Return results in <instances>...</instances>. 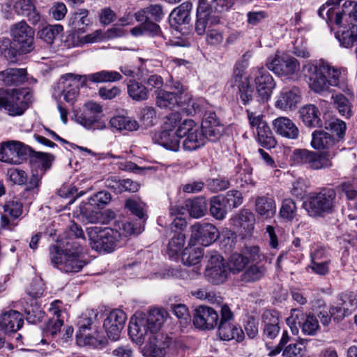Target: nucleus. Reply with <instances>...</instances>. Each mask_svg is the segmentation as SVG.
Instances as JSON below:
<instances>
[{
    "mask_svg": "<svg viewBox=\"0 0 357 357\" xmlns=\"http://www.w3.org/2000/svg\"><path fill=\"white\" fill-rule=\"evenodd\" d=\"M167 315L164 309L153 308L147 314H135L130 319L128 333L133 341L142 344L148 337L146 351L150 357H165L169 347V338L158 331L162 326Z\"/></svg>",
    "mask_w": 357,
    "mask_h": 357,
    "instance_id": "nucleus-1",
    "label": "nucleus"
},
{
    "mask_svg": "<svg viewBox=\"0 0 357 357\" xmlns=\"http://www.w3.org/2000/svg\"><path fill=\"white\" fill-rule=\"evenodd\" d=\"M318 14L328 22L343 29L336 33V38L342 46L351 47L357 40V33H354L355 26H357V9L352 6L351 1L328 0L326 6L319 9Z\"/></svg>",
    "mask_w": 357,
    "mask_h": 357,
    "instance_id": "nucleus-2",
    "label": "nucleus"
},
{
    "mask_svg": "<svg viewBox=\"0 0 357 357\" xmlns=\"http://www.w3.org/2000/svg\"><path fill=\"white\" fill-rule=\"evenodd\" d=\"M79 241H68L66 245L70 248L61 250L56 245L50 247L51 261L57 268L65 273H77L86 265V261L80 256L82 248Z\"/></svg>",
    "mask_w": 357,
    "mask_h": 357,
    "instance_id": "nucleus-3",
    "label": "nucleus"
},
{
    "mask_svg": "<svg viewBox=\"0 0 357 357\" xmlns=\"http://www.w3.org/2000/svg\"><path fill=\"white\" fill-rule=\"evenodd\" d=\"M337 202L336 192L332 188H324L312 195L304 203V207L310 216H324L335 212Z\"/></svg>",
    "mask_w": 357,
    "mask_h": 357,
    "instance_id": "nucleus-4",
    "label": "nucleus"
},
{
    "mask_svg": "<svg viewBox=\"0 0 357 357\" xmlns=\"http://www.w3.org/2000/svg\"><path fill=\"white\" fill-rule=\"evenodd\" d=\"M92 249L111 252L120 244L119 234L112 228L91 226L86 229Z\"/></svg>",
    "mask_w": 357,
    "mask_h": 357,
    "instance_id": "nucleus-5",
    "label": "nucleus"
},
{
    "mask_svg": "<svg viewBox=\"0 0 357 357\" xmlns=\"http://www.w3.org/2000/svg\"><path fill=\"white\" fill-rule=\"evenodd\" d=\"M335 155L333 151L317 153L307 149H295L291 156V161L298 165H307L310 169L319 170L332 166L331 158Z\"/></svg>",
    "mask_w": 357,
    "mask_h": 357,
    "instance_id": "nucleus-6",
    "label": "nucleus"
},
{
    "mask_svg": "<svg viewBox=\"0 0 357 357\" xmlns=\"http://www.w3.org/2000/svg\"><path fill=\"white\" fill-rule=\"evenodd\" d=\"M178 135L184 138L183 148L185 151L196 150L206 143L203 129L192 119H185L178 125Z\"/></svg>",
    "mask_w": 357,
    "mask_h": 357,
    "instance_id": "nucleus-7",
    "label": "nucleus"
},
{
    "mask_svg": "<svg viewBox=\"0 0 357 357\" xmlns=\"http://www.w3.org/2000/svg\"><path fill=\"white\" fill-rule=\"evenodd\" d=\"M267 68L275 75L287 79L297 78L300 71V63L294 57L287 54H275L266 63Z\"/></svg>",
    "mask_w": 357,
    "mask_h": 357,
    "instance_id": "nucleus-8",
    "label": "nucleus"
},
{
    "mask_svg": "<svg viewBox=\"0 0 357 357\" xmlns=\"http://www.w3.org/2000/svg\"><path fill=\"white\" fill-rule=\"evenodd\" d=\"M28 107L22 89H0V108L6 110L10 116H20Z\"/></svg>",
    "mask_w": 357,
    "mask_h": 357,
    "instance_id": "nucleus-9",
    "label": "nucleus"
},
{
    "mask_svg": "<svg viewBox=\"0 0 357 357\" xmlns=\"http://www.w3.org/2000/svg\"><path fill=\"white\" fill-rule=\"evenodd\" d=\"M86 82V75L66 74L59 79L54 86V91L58 95L62 94L64 100L72 105L79 95V87Z\"/></svg>",
    "mask_w": 357,
    "mask_h": 357,
    "instance_id": "nucleus-10",
    "label": "nucleus"
},
{
    "mask_svg": "<svg viewBox=\"0 0 357 357\" xmlns=\"http://www.w3.org/2000/svg\"><path fill=\"white\" fill-rule=\"evenodd\" d=\"M286 322L294 334L298 332L297 324L306 335H314L319 328V322L314 315L306 314L298 308L291 310V314Z\"/></svg>",
    "mask_w": 357,
    "mask_h": 357,
    "instance_id": "nucleus-11",
    "label": "nucleus"
},
{
    "mask_svg": "<svg viewBox=\"0 0 357 357\" xmlns=\"http://www.w3.org/2000/svg\"><path fill=\"white\" fill-rule=\"evenodd\" d=\"M12 40L20 46L22 53L26 54L33 50L34 31L24 20L14 23L10 26Z\"/></svg>",
    "mask_w": 357,
    "mask_h": 357,
    "instance_id": "nucleus-12",
    "label": "nucleus"
},
{
    "mask_svg": "<svg viewBox=\"0 0 357 357\" xmlns=\"http://www.w3.org/2000/svg\"><path fill=\"white\" fill-rule=\"evenodd\" d=\"M29 153L30 148L22 142H3L0 147V161L10 164H20Z\"/></svg>",
    "mask_w": 357,
    "mask_h": 357,
    "instance_id": "nucleus-13",
    "label": "nucleus"
},
{
    "mask_svg": "<svg viewBox=\"0 0 357 357\" xmlns=\"http://www.w3.org/2000/svg\"><path fill=\"white\" fill-rule=\"evenodd\" d=\"M228 84L232 88H236L237 94L241 102L244 105L250 104L255 96L249 77L245 75L242 70L236 68L234 74Z\"/></svg>",
    "mask_w": 357,
    "mask_h": 357,
    "instance_id": "nucleus-14",
    "label": "nucleus"
},
{
    "mask_svg": "<svg viewBox=\"0 0 357 357\" xmlns=\"http://www.w3.org/2000/svg\"><path fill=\"white\" fill-rule=\"evenodd\" d=\"M254 75L256 90L258 94L257 101L266 102L272 94L276 84L271 75L264 68H255L252 70Z\"/></svg>",
    "mask_w": 357,
    "mask_h": 357,
    "instance_id": "nucleus-15",
    "label": "nucleus"
},
{
    "mask_svg": "<svg viewBox=\"0 0 357 357\" xmlns=\"http://www.w3.org/2000/svg\"><path fill=\"white\" fill-rule=\"evenodd\" d=\"M190 244L199 243L203 246H208L219 237L218 229L211 223L196 222L190 227Z\"/></svg>",
    "mask_w": 357,
    "mask_h": 357,
    "instance_id": "nucleus-16",
    "label": "nucleus"
},
{
    "mask_svg": "<svg viewBox=\"0 0 357 357\" xmlns=\"http://www.w3.org/2000/svg\"><path fill=\"white\" fill-rule=\"evenodd\" d=\"M98 314L99 312L97 310L88 309L78 317L77 324L79 329L77 333V337L78 338H83L86 344L97 345L98 344L104 343L103 340H98L86 333V331L91 330L92 325L98 321Z\"/></svg>",
    "mask_w": 357,
    "mask_h": 357,
    "instance_id": "nucleus-17",
    "label": "nucleus"
},
{
    "mask_svg": "<svg viewBox=\"0 0 357 357\" xmlns=\"http://www.w3.org/2000/svg\"><path fill=\"white\" fill-rule=\"evenodd\" d=\"M228 264L217 252L212 254L206 268V275L211 282L220 284L225 282L229 273Z\"/></svg>",
    "mask_w": 357,
    "mask_h": 357,
    "instance_id": "nucleus-18",
    "label": "nucleus"
},
{
    "mask_svg": "<svg viewBox=\"0 0 357 357\" xmlns=\"http://www.w3.org/2000/svg\"><path fill=\"white\" fill-rule=\"evenodd\" d=\"M126 319V314L121 310H114L108 314L104 320L103 327L110 340L116 341L119 339Z\"/></svg>",
    "mask_w": 357,
    "mask_h": 357,
    "instance_id": "nucleus-19",
    "label": "nucleus"
},
{
    "mask_svg": "<svg viewBox=\"0 0 357 357\" xmlns=\"http://www.w3.org/2000/svg\"><path fill=\"white\" fill-rule=\"evenodd\" d=\"M306 70V76L309 78V87L314 92L320 93L327 91L329 89L328 82L325 72L321 70V64L317 66L311 63H307L303 66Z\"/></svg>",
    "mask_w": 357,
    "mask_h": 357,
    "instance_id": "nucleus-20",
    "label": "nucleus"
},
{
    "mask_svg": "<svg viewBox=\"0 0 357 357\" xmlns=\"http://www.w3.org/2000/svg\"><path fill=\"white\" fill-rule=\"evenodd\" d=\"M218 314L213 308L207 306H199L195 310L193 324L200 329H212L218 325Z\"/></svg>",
    "mask_w": 357,
    "mask_h": 357,
    "instance_id": "nucleus-21",
    "label": "nucleus"
},
{
    "mask_svg": "<svg viewBox=\"0 0 357 357\" xmlns=\"http://www.w3.org/2000/svg\"><path fill=\"white\" fill-rule=\"evenodd\" d=\"M255 211L262 219L272 218L276 213L275 199L269 195L256 197L255 199Z\"/></svg>",
    "mask_w": 357,
    "mask_h": 357,
    "instance_id": "nucleus-22",
    "label": "nucleus"
},
{
    "mask_svg": "<svg viewBox=\"0 0 357 357\" xmlns=\"http://www.w3.org/2000/svg\"><path fill=\"white\" fill-rule=\"evenodd\" d=\"M14 10L17 14L27 17L33 25L42 20V16L36 8L35 0H18L14 5Z\"/></svg>",
    "mask_w": 357,
    "mask_h": 357,
    "instance_id": "nucleus-23",
    "label": "nucleus"
},
{
    "mask_svg": "<svg viewBox=\"0 0 357 357\" xmlns=\"http://www.w3.org/2000/svg\"><path fill=\"white\" fill-rule=\"evenodd\" d=\"M301 91L298 88L294 86L284 89L280 93L275 107L282 110L292 109L300 102Z\"/></svg>",
    "mask_w": 357,
    "mask_h": 357,
    "instance_id": "nucleus-24",
    "label": "nucleus"
},
{
    "mask_svg": "<svg viewBox=\"0 0 357 357\" xmlns=\"http://www.w3.org/2000/svg\"><path fill=\"white\" fill-rule=\"evenodd\" d=\"M273 126L277 134L291 139H296L299 130L296 124L287 117H278L273 121Z\"/></svg>",
    "mask_w": 357,
    "mask_h": 357,
    "instance_id": "nucleus-25",
    "label": "nucleus"
},
{
    "mask_svg": "<svg viewBox=\"0 0 357 357\" xmlns=\"http://www.w3.org/2000/svg\"><path fill=\"white\" fill-rule=\"evenodd\" d=\"M234 318L232 312L228 305H225L221 307V318L218 326V333L220 338L229 341L233 340L232 335L234 325L231 321Z\"/></svg>",
    "mask_w": 357,
    "mask_h": 357,
    "instance_id": "nucleus-26",
    "label": "nucleus"
},
{
    "mask_svg": "<svg viewBox=\"0 0 357 357\" xmlns=\"http://www.w3.org/2000/svg\"><path fill=\"white\" fill-rule=\"evenodd\" d=\"M27 80L26 68H9L0 72V81L6 86H18Z\"/></svg>",
    "mask_w": 357,
    "mask_h": 357,
    "instance_id": "nucleus-27",
    "label": "nucleus"
},
{
    "mask_svg": "<svg viewBox=\"0 0 357 357\" xmlns=\"http://www.w3.org/2000/svg\"><path fill=\"white\" fill-rule=\"evenodd\" d=\"M181 139V136L178 135V129L176 131L162 130L154 137V139L158 144L172 151L179 150Z\"/></svg>",
    "mask_w": 357,
    "mask_h": 357,
    "instance_id": "nucleus-28",
    "label": "nucleus"
},
{
    "mask_svg": "<svg viewBox=\"0 0 357 357\" xmlns=\"http://www.w3.org/2000/svg\"><path fill=\"white\" fill-rule=\"evenodd\" d=\"M300 118L307 127H321L322 121L320 119V112L317 106L309 104L303 106L299 109Z\"/></svg>",
    "mask_w": 357,
    "mask_h": 357,
    "instance_id": "nucleus-29",
    "label": "nucleus"
},
{
    "mask_svg": "<svg viewBox=\"0 0 357 357\" xmlns=\"http://www.w3.org/2000/svg\"><path fill=\"white\" fill-rule=\"evenodd\" d=\"M23 322L22 316L20 312L10 310L2 314L0 328L6 333L16 332L22 327Z\"/></svg>",
    "mask_w": 357,
    "mask_h": 357,
    "instance_id": "nucleus-30",
    "label": "nucleus"
},
{
    "mask_svg": "<svg viewBox=\"0 0 357 357\" xmlns=\"http://www.w3.org/2000/svg\"><path fill=\"white\" fill-rule=\"evenodd\" d=\"M3 211L4 214L1 218V227L3 229H12L15 225L10 221L8 215L13 219L20 216L22 213V204L17 201H9L3 206Z\"/></svg>",
    "mask_w": 357,
    "mask_h": 357,
    "instance_id": "nucleus-31",
    "label": "nucleus"
},
{
    "mask_svg": "<svg viewBox=\"0 0 357 357\" xmlns=\"http://www.w3.org/2000/svg\"><path fill=\"white\" fill-rule=\"evenodd\" d=\"M192 8L190 1H185L174 8L169 15V22L172 25L188 24L190 21V13Z\"/></svg>",
    "mask_w": 357,
    "mask_h": 357,
    "instance_id": "nucleus-32",
    "label": "nucleus"
},
{
    "mask_svg": "<svg viewBox=\"0 0 357 357\" xmlns=\"http://www.w3.org/2000/svg\"><path fill=\"white\" fill-rule=\"evenodd\" d=\"M155 96L156 105L160 108L172 109L177 105H181L183 103V100L175 93L163 89L157 90Z\"/></svg>",
    "mask_w": 357,
    "mask_h": 357,
    "instance_id": "nucleus-33",
    "label": "nucleus"
},
{
    "mask_svg": "<svg viewBox=\"0 0 357 357\" xmlns=\"http://www.w3.org/2000/svg\"><path fill=\"white\" fill-rule=\"evenodd\" d=\"M333 135L324 130H315L312 133V146L315 149H330L336 141Z\"/></svg>",
    "mask_w": 357,
    "mask_h": 357,
    "instance_id": "nucleus-34",
    "label": "nucleus"
},
{
    "mask_svg": "<svg viewBox=\"0 0 357 357\" xmlns=\"http://www.w3.org/2000/svg\"><path fill=\"white\" fill-rule=\"evenodd\" d=\"M76 121L86 129L102 130L106 127L104 122L101 121L99 116L91 114L86 110L75 115Z\"/></svg>",
    "mask_w": 357,
    "mask_h": 357,
    "instance_id": "nucleus-35",
    "label": "nucleus"
},
{
    "mask_svg": "<svg viewBox=\"0 0 357 357\" xmlns=\"http://www.w3.org/2000/svg\"><path fill=\"white\" fill-rule=\"evenodd\" d=\"M89 10L80 8L72 13L69 19V24L75 30L82 33L85 32V27L90 24L91 20L89 18Z\"/></svg>",
    "mask_w": 357,
    "mask_h": 357,
    "instance_id": "nucleus-36",
    "label": "nucleus"
},
{
    "mask_svg": "<svg viewBox=\"0 0 357 357\" xmlns=\"http://www.w3.org/2000/svg\"><path fill=\"white\" fill-rule=\"evenodd\" d=\"M86 78L93 83L114 82L120 81L122 75L116 71L103 70L86 75Z\"/></svg>",
    "mask_w": 357,
    "mask_h": 357,
    "instance_id": "nucleus-37",
    "label": "nucleus"
},
{
    "mask_svg": "<svg viewBox=\"0 0 357 357\" xmlns=\"http://www.w3.org/2000/svg\"><path fill=\"white\" fill-rule=\"evenodd\" d=\"M195 244H190L182 255V261L186 266H192L199 264L204 256L203 249L200 247H194Z\"/></svg>",
    "mask_w": 357,
    "mask_h": 357,
    "instance_id": "nucleus-38",
    "label": "nucleus"
},
{
    "mask_svg": "<svg viewBox=\"0 0 357 357\" xmlns=\"http://www.w3.org/2000/svg\"><path fill=\"white\" fill-rule=\"evenodd\" d=\"M164 15L162 6L160 4H151L143 10L135 13V18L137 21H144V19L151 18L159 21Z\"/></svg>",
    "mask_w": 357,
    "mask_h": 357,
    "instance_id": "nucleus-39",
    "label": "nucleus"
},
{
    "mask_svg": "<svg viewBox=\"0 0 357 357\" xmlns=\"http://www.w3.org/2000/svg\"><path fill=\"white\" fill-rule=\"evenodd\" d=\"M114 229L119 234V241L123 238L132 234H140L143 228L140 224L133 223L131 222H118L115 225Z\"/></svg>",
    "mask_w": 357,
    "mask_h": 357,
    "instance_id": "nucleus-40",
    "label": "nucleus"
},
{
    "mask_svg": "<svg viewBox=\"0 0 357 357\" xmlns=\"http://www.w3.org/2000/svg\"><path fill=\"white\" fill-rule=\"evenodd\" d=\"M128 93L129 96L136 101H142L148 99L149 90L142 84L130 80L128 84Z\"/></svg>",
    "mask_w": 357,
    "mask_h": 357,
    "instance_id": "nucleus-41",
    "label": "nucleus"
},
{
    "mask_svg": "<svg viewBox=\"0 0 357 357\" xmlns=\"http://www.w3.org/2000/svg\"><path fill=\"white\" fill-rule=\"evenodd\" d=\"M186 207L190 215L195 218L204 216L207 209L206 200L202 197L188 200L186 202Z\"/></svg>",
    "mask_w": 357,
    "mask_h": 357,
    "instance_id": "nucleus-42",
    "label": "nucleus"
},
{
    "mask_svg": "<svg viewBox=\"0 0 357 357\" xmlns=\"http://www.w3.org/2000/svg\"><path fill=\"white\" fill-rule=\"evenodd\" d=\"M63 31L61 24L48 25L38 32V37L49 45L54 43V39Z\"/></svg>",
    "mask_w": 357,
    "mask_h": 357,
    "instance_id": "nucleus-43",
    "label": "nucleus"
},
{
    "mask_svg": "<svg viewBox=\"0 0 357 357\" xmlns=\"http://www.w3.org/2000/svg\"><path fill=\"white\" fill-rule=\"evenodd\" d=\"M227 206L223 197H213L210 200V213L217 220H223L227 214Z\"/></svg>",
    "mask_w": 357,
    "mask_h": 357,
    "instance_id": "nucleus-44",
    "label": "nucleus"
},
{
    "mask_svg": "<svg viewBox=\"0 0 357 357\" xmlns=\"http://www.w3.org/2000/svg\"><path fill=\"white\" fill-rule=\"evenodd\" d=\"M297 215V207L295 202L290 199L282 200L280 208L279 216L284 220L292 221Z\"/></svg>",
    "mask_w": 357,
    "mask_h": 357,
    "instance_id": "nucleus-45",
    "label": "nucleus"
},
{
    "mask_svg": "<svg viewBox=\"0 0 357 357\" xmlns=\"http://www.w3.org/2000/svg\"><path fill=\"white\" fill-rule=\"evenodd\" d=\"M321 70L325 72L329 86H340L341 82L344 80L341 71L328 63L321 64Z\"/></svg>",
    "mask_w": 357,
    "mask_h": 357,
    "instance_id": "nucleus-46",
    "label": "nucleus"
},
{
    "mask_svg": "<svg viewBox=\"0 0 357 357\" xmlns=\"http://www.w3.org/2000/svg\"><path fill=\"white\" fill-rule=\"evenodd\" d=\"M29 155L31 156V162L35 163L36 167L40 169L42 173L50 167L52 161L54 159L51 154L31 151V149Z\"/></svg>",
    "mask_w": 357,
    "mask_h": 357,
    "instance_id": "nucleus-47",
    "label": "nucleus"
},
{
    "mask_svg": "<svg viewBox=\"0 0 357 357\" xmlns=\"http://www.w3.org/2000/svg\"><path fill=\"white\" fill-rule=\"evenodd\" d=\"M262 127L259 128L257 130V135L258 142L261 146L266 148L274 147L276 144V141L273 135L270 128L267 124L262 125Z\"/></svg>",
    "mask_w": 357,
    "mask_h": 357,
    "instance_id": "nucleus-48",
    "label": "nucleus"
},
{
    "mask_svg": "<svg viewBox=\"0 0 357 357\" xmlns=\"http://www.w3.org/2000/svg\"><path fill=\"white\" fill-rule=\"evenodd\" d=\"M307 342V339H299L296 342L289 344L283 351V357H300L305 350Z\"/></svg>",
    "mask_w": 357,
    "mask_h": 357,
    "instance_id": "nucleus-49",
    "label": "nucleus"
},
{
    "mask_svg": "<svg viewBox=\"0 0 357 357\" xmlns=\"http://www.w3.org/2000/svg\"><path fill=\"white\" fill-rule=\"evenodd\" d=\"M332 98L339 113L346 118H349L351 116V105L349 100L341 93L333 95Z\"/></svg>",
    "mask_w": 357,
    "mask_h": 357,
    "instance_id": "nucleus-50",
    "label": "nucleus"
},
{
    "mask_svg": "<svg viewBox=\"0 0 357 357\" xmlns=\"http://www.w3.org/2000/svg\"><path fill=\"white\" fill-rule=\"evenodd\" d=\"M185 243V235L182 232L175 234L171 238L168 247L167 253L170 257H173L181 252Z\"/></svg>",
    "mask_w": 357,
    "mask_h": 357,
    "instance_id": "nucleus-51",
    "label": "nucleus"
},
{
    "mask_svg": "<svg viewBox=\"0 0 357 357\" xmlns=\"http://www.w3.org/2000/svg\"><path fill=\"white\" fill-rule=\"evenodd\" d=\"M225 40L224 29L210 26L206 32V41L211 46H219Z\"/></svg>",
    "mask_w": 357,
    "mask_h": 357,
    "instance_id": "nucleus-52",
    "label": "nucleus"
},
{
    "mask_svg": "<svg viewBox=\"0 0 357 357\" xmlns=\"http://www.w3.org/2000/svg\"><path fill=\"white\" fill-rule=\"evenodd\" d=\"M265 271L263 266H250L243 274L242 280L247 282L259 280L264 276Z\"/></svg>",
    "mask_w": 357,
    "mask_h": 357,
    "instance_id": "nucleus-53",
    "label": "nucleus"
},
{
    "mask_svg": "<svg viewBox=\"0 0 357 357\" xmlns=\"http://www.w3.org/2000/svg\"><path fill=\"white\" fill-rule=\"evenodd\" d=\"M248 263V257L244 255L234 253L230 257L228 268L229 271L238 273L241 271Z\"/></svg>",
    "mask_w": 357,
    "mask_h": 357,
    "instance_id": "nucleus-54",
    "label": "nucleus"
},
{
    "mask_svg": "<svg viewBox=\"0 0 357 357\" xmlns=\"http://www.w3.org/2000/svg\"><path fill=\"white\" fill-rule=\"evenodd\" d=\"M223 199L227 207L229 208L238 207L242 204L243 201L242 193L236 190L228 191Z\"/></svg>",
    "mask_w": 357,
    "mask_h": 357,
    "instance_id": "nucleus-55",
    "label": "nucleus"
},
{
    "mask_svg": "<svg viewBox=\"0 0 357 357\" xmlns=\"http://www.w3.org/2000/svg\"><path fill=\"white\" fill-rule=\"evenodd\" d=\"M26 320L31 324H37L40 322L44 317L45 312L38 305H31L25 308Z\"/></svg>",
    "mask_w": 357,
    "mask_h": 357,
    "instance_id": "nucleus-56",
    "label": "nucleus"
},
{
    "mask_svg": "<svg viewBox=\"0 0 357 357\" xmlns=\"http://www.w3.org/2000/svg\"><path fill=\"white\" fill-rule=\"evenodd\" d=\"M325 128L326 129L331 131L333 133H335L336 136L340 139L342 138L344 135L346 130V123L343 121L334 119L326 122Z\"/></svg>",
    "mask_w": 357,
    "mask_h": 357,
    "instance_id": "nucleus-57",
    "label": "nucleus"
},
{
    "mask_svg": "<svg viewBox=\"0 0 357 357\" xmlns=\"http://www.w3.org/2000/svg\"><path fill=\"white\" fill-rule=\"evenodd\" d=\"M111 198L110 193L105 191H100L92 196L89 199V203L91 206H94L98 208H102L110 202Z\"/></svg>",
    "mask_w": 357,
    "mask_h": 357,
    "instance_id": "nucleus-58",
    "label": "nucleus"
},
{
    "mask_svg": "<svg viewBox=\"0 0 357 357\" xmlns=\"http://www.w3.org/2000/svg\"><path fill=\"white\" fill-rule=\"evenodd\" d=\"M206 185L211 191L218 192L227 189L230 185V183L228 179L219 177L208 179Z\"/></svg>",
    "mask_w": 357,
    "mask_h": 357,
    "instance_id": "nucleus-59",
    "label": "nucleus"
},
{
    "mask_svg": "<svg viewBox=\"0 0 357 357\" xmlns=\"http://www.w3.org/2000/svg\"><path fill=\"white\" fill-rule=\"evenodd\" d=\"M181 120V114L179 112H172L165 117L164 123L162 130L168 131H175L174 129L178 126Z\"/></svg>",
    "mask_w": 357,
    "mask_h": 357,
    "instance_id": "nucleus-60",
    "label": "nucleus"
},
{
    "mask_svg": "<svg viewBox=\"0 0 357 357\" xmlns=\"http://www.w3.org/2000/svg\"><path fill=\"white\" fill-rule=\"evenodd\" d=\"M63 324V321L61 318L55 319L54 317L50 318L45 324L44 328L45 333L47 335L54 336L60 331Z\"/></svg>",
    "mask_w": 357,
    "mask_h": 357,
    "instance_id": "nucleus-61",
    "label": "nucleus"
},
{
    "mask_svg": "<svg viewBox=\"0 0 357 357\" xmlns=\"http://www.w3.org/2000/svg\"><path fill=\"white\" fill-rule=\"evenodd\" d=\"M330 264L331 261L329 259L319 261H310L308 267L314 273L324 276L329 273Z\"/></svg>",
    "mask_w": 357,
    "mask_h": 357,
    "instance_id": "nucleus-62",
    "label": "nucleus"
},
{
    "mask_svg": "<svg viewBox=\"0 0 357 357\" xmlns=\"http://www.w3.org/2000/svg\"><path fill=\"white\" fill-rule=\"evenodd\" d=\"M200 128L203 129L204 135H206V141L207 139L211 141L217 140L221 136L223 131V127L220 123L209 125L208 128H204L202 126Z\"/></svg>",
    "mask_w": 357,
    "mask_h": 357,
    "instance_id": "nucleus-63",
    "label": "nucleus"
},
{
    "mask_svg": "<svg viewBox=\"0 0 357 357\" xmlns=\"http://www.w3.org/2000/svg\"><path fill=\"white\" fill-rule=\"evenodd\" d=\"M44 283L40 278H36L27 289V294L33 298H39L44 292Z\"/></svg>",
    "mask_w": 357,
    "mask_h": 357,
    "instance_id": "nucleus-64",
    "label": "nucleus"
}]
</instances>
